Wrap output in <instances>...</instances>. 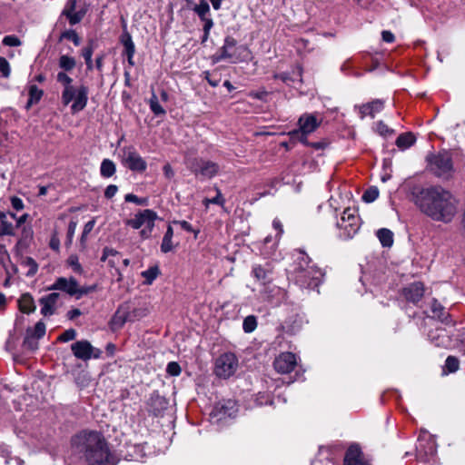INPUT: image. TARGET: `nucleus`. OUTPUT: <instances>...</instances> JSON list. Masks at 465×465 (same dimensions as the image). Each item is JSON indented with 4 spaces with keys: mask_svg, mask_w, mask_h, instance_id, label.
<instances>
[{
    "mask_svg": "<svg viewBox=\"0 0 465 465\" xmlns=\"http://www.w3.org/2000/svg\"><path fill=\"white\" fill-rule=\"evenodd\" d=\"M120 41L124 46L123 54L127 56L129 65L134 66V63L133 59L135 53V46L134 43L132 40L131 35L128 34L127 31L122 34Z\"/></svg>",
    "mask_w": 465,
    "mask_h": 465,
    "instance_id": "obj_27",
    "label": "nucleus"
},
{
    "mask_svg": "<svg viewBox=\"0 0 465 465\" xmlns=\"http://www.w3.org/2000/svg\"><path fill=\"white\" fill-rule=\"evenodd\" d=\"M250 57L248 49L242 45L236 46V42L232 38L227 37L223 46L218 53L213 55L212 59L214 64L223 59H230L232 63H238L247 60Z\"/></svg>",
    "mask_w": 465,
    "mask_h": 465,
    "instance_id": "obj_5",
    "label": "nucleus"
},
{
    "mask_svg": "<svg viewBox=\"0 0 465 465\" xmlns=\"http://www.w3.org/2000/svg\"><path fill=\"white\" fill-rule=\"evenodd\" d=\"M431 312L433 317H436L440 322L449 324L451 322L450 313L437 300L432 301Z\"/></svg>",
    "mask_w": 465,
    "mask_h": 465,
    "instance_id": "obj_29",
    "label": "nucleus"
},
{
    "mask_svg": "<svg viewBox=\"0 0 465 465\" xmlns=\"http://www.w3.org/2000/svg\"><path fill=\"white\" fill-rule=\"evenodd\" d=\"M125 202L127 203H134L137 205H147V199L145 198H139L135 194L128 193L124 197Z\"/></svg>",
    "mask_w": 465,
    "mask_h": 465,
    "instance_id": "obj_52",
    "label": "nucleus"
},
{
    "mask_svg": "<svg viewBox=\"0 0 465 465\" xmlns=\"http://www.w3.org/2000/svg\"><path fill=\"white\" fill-rule=\"evenodd\" d=\"M428 167L437 177L447 179L453 172V164L450 154L440 152L427 156Z\"/></svg>",
    "mask_w": 465,
    "mask_h": 465,
    "instance_id": "obj_6",
    "label": "nucleus"
},
{
    "mask_svg": "<svg viewBox=\"0 0 465 465\" xmlns=\"http://www.w3.org/2000/svg\"><path fill=\"white\" fill-rule=\"evenodd\" d=\"M257 327V319L254 315H249L244 318L242 322V329L244 332L251 333Z\"/></svg>",
    "mask_w": 465,
    "mask_h": 465,
    "instance_id": "obj_43",
    "label": "nucleus"
},
{
    "mask_svg": "<svg viewBox=\"0 0 465 465\" xmlns=\"http://www.w3.org/2000/svg\"><path fill=\"white\" fill-rule=\"evenodd\" d=\"M173 223L179 224L181 226V228L183 229L186 232H194L195 233V237L197 236V234L199 232V231H194L193 226L191 225V223H189L186 221H173Z\"/></svg>",
    "mask_w": 465,
    "mask_h": 465,
    "instance_id": "obj_62",
    "label": "nucleus"
},
{
    "mask_svg": "<svg viewBox=\"0 0 465 465\" xmlns=\"http://www.w3.org/2000/svg\"><path fill=\"white\" fill-rule=\"evenodd\" d=\"M166 371L173 376H178L181 373V367L177 362L171 361L167 365Z\"/></svg>",
    "mask_w": 465,
    "mask_h": 465,
    "instance_id": "obj_59",
    "label": "nucleus"
},
{
    "mask_svg": "<svg viewBox=\"0 0 465 465\" xmlns=\"http://www.w3.org/2000/svg\"><path fill=\"white\" fill-rule=\"evenodd\" d=\"M185 164L195 176L201 175L208 179L214 177L220 171L218 163L198 157L186 158Z\"/></svg>",
    "mask_w": 465,
    "mask_h": 465,
    "instance_id": "obj_9",
    "label": "nucleus"
},
{
    "mask_svg": "<svg viewBox=\"0 0 465 465\" xmlns=\"http://www.w3.org/2000/svg\"><path fill=\"white\" fill-rule=\"evenodd\" d=\"M173 229L171 224L167 226L166 232L163 237V241L161 243V251L163 253H167L173 249Z\"/></svg>",
    "mask_w": 465,
    "mask_h": 465,
    "instance_id": "obj_32",
    "label": "nucleus"
},
{
    "mask_svg": "<svg viewBox=\"0 0 465 465\" xmlns=\"http://www.w3.org/2000/svg\"><path fill=\"white\" fill-rule=\"evenodd\" d=\"M78 282L74 277H59L55 280L50 290H58L70 296L76 297Z\"/></svg>",
    "mask_w": 465,
    "mask_h": 465,
    "instance_id": "obj_18",
    "label": "nucleus"
},
{
    "mask_svg": "<svg viewBox=\"0 0 465 465\" xmlns=\"http://www.w3.org/2000/svg\"><path fill=\"white\" fill-rule=\"evenodd\" d=\"M59 299V294L56 292H52L48 295L42 297L39 300V302L42 306L41 313L44 316H50L54 313L55 304Z\"/></svg>",
    "mask_w": 465,
    "mask_h": 465,
    "instance_id": "obj_25",
    "label": "nucleus"
},
{
    "mask_svg": "<svg viewBox=\"0 0 465 465\" xmlns=\"http://www.w3.org/2000/svg\"><path fill=\"white\" fill-rule=\"evenodd\" d=\"M322 120L318 119L314 114H303L298 120V130L303 134H312L320 126Z\"/></svg>",
    "mask_w": 465,
    "mask_h": 465,
    "instance_id": "obj_21",
    "label": "nucleus"
},
{
    "mask_svg": "<svg viewBox=\"0 0 465 465\" xmlns=\"http://www.w3.org/2000/svg\"><path fill=\"white\" fill-rule=\"evenodd\" d=\"M445 366L450 372H455L459 369V361L453 356H449L446 359Z\"/></svg>",
    "mask_w": 465,
    "mask_h": 465,
    "instance_id": "obj_51",
    "label": "nucleus"
},
{
    "mask_svg": "<svg viewBox=\"0 0 465 465\" xmlns=\"http://www.w3.org/2000/svg\"><path fill=\"white\" fill-rule=\"evenodd\" d=\"M16 215L11 212H0V235L1 236H14L15 234Z\"/></svg>",
    "mask_w": 465,
    "mask_h": 465,
    "instance_id": "obj_19",
    "label": "nucleus"
},
{
    "mask_svg": "<svg viewBox=\"0 0 465 465\" xmlns=\"http://www.w3.org/2000/svg\"><path fill=\"white\" fill-rule=\"evenodd\" d=\"M148 314V311L145 308H135L132 311L129 310V320L130 322L139 321L144 318Z\"/></svg>",
    "mask_w": 465,
    "mask_h": 465,
    "instance_id": "obj_46",
    "label": "nucleus"
},
{
    "mask_svg": "<svg viewBox=\"0 0 465 465\" xmlns=\"http://www.w3.org/2000/svg\"><path fill=\"white\" fill-rule=\"evenodd\" d=\"M377 131L382 136H389L394 133V131L389 128L382 121L377 123Z\"/></svg>",
    "mask_w": 465,
    "mask_h": 465,
    "instance_id": "obj_56",
    "label": "nucleus"
},
{
    "mask_svg": "<svg viewBox=\"0 0 465 465\" xmlns=\"http://www.w3.org/2000/svg\"><path fill=\"white\" fill-rule=\"evenodd\" d=\"M77 227V222L76 221H71L68 224V230H67V242L68 244L72 243L74 232L76 231Z\"/></svg>",
    "mask_w": 465,
    "mask_h": 465,
    "instance_id": "obj_61",
    "label": "nucleus"
},
{
    "mask_svg": "<svg viewBox=\"0 0 465 465\" xmlns=\"http://www.w3.org/2000/svg\"><path fill=\"white\" fill-rule=\"evenodd\" d=\"M74 444L90 465H106L113 460L108 444L100 432L83 431L75 437Z\"/></svg>",
    "mask_w": 465,
    "mask_h": 465,
    "instance_id": "obj_2",
    "label": "nucleus"
},
{
    "mask_svg": "<svg viewBox=\"0 0 465 465\" xmlns=\"http://www.w3.org/2000/svg\"><path fill=\"white\" fill-rule=\"evenodd\" d=\"M344 465H371L364 457L361 447L358 444H351L346 450Z\"/></svg>",
    "mask_w": 465,
    "mask_h": 465,
    "instance_id": "obj_15",
    "label": "nucleus"
},
{
    "mask_svg": "<svg viewBox=\"0 0 465 465\" xmlns=\"http://www.w3.org/2000/svg\"><path fill=\"white\" fill-rule=\"evenodd\" d=\"M157 218V213L154 211L144 209L134 214L132 219H129L126 224L135 230L143 227L140 235L143 239H148L152 234Z\"/></svg>",
    "mask_w": 465,
    "mask_h": 465,
    "instance_id": "obj_8",
    "label": "nucleus"
},
{
    "mask_svg": "<svg viewBox=\"0 0 465 465\" xmlns=\"http://www.w3.org/2000/svg\"><path fill=\"white\" fill-rule=\"evenodd\" d=\"M3 44L7 46H19L21 45V41L15 35H6L3 39Z\"/></svg>",
    "mask_w": 465,
    "mask_h": 465,
    "instance_id": "obj_57",
    "label": "nucleus"
},
{
    "mask_svg": "<svg viewBox=\"0 0 465 465\" xmlns=\"http://www.w3.org/2000/svg\"><path fill=\"white\" fill-rule=\"evenodd\" d=\"M71 351L76 359L84 361H87L91 359H99L102 355V351L94 347L86 340H81L72 343Z\"/></svg>",
    "mask_w": 465,
    "mask_h": 465,
    "instance_id": "obj_12",
    "label": "nucleus"
},
{
    "mask_svg": "<svg viewBox=\"0 0 465 465\" xmlns=\"http://www.w3.org/2000/svg\"><path fill=\"white\" fill-rule=\"evenodd\" d=\"M32 330V335H34L36 339H41L45 336L46 327L45 324L40 321L38 322L34 328H31Z\"/></svg>",
    "mask_w": 465,
    "mask_h": 465,
    "instance_id": "obj_49",
    "label": "nucleus"
},
{
    "mask_svg": "<svg viewBox=\"0 0 465 465\" xmlns=\"http://www.w3.org/2000/svg\"><path fill=\"white\" fill-rule=\"evenodd\" d=\"M116 171L114 163L110 159H104L100 166V173L104 178L112 177Z\"/></svg>",
    "mask_w": 465,
    "mask_h": 465,
    "instance_id": "obj_36",
    "label": "nucleus"
},
{
    "mask_svg": "<svg viewBox=\"0 0 465 465\" xmlns=\"http://www.w3.org/2000/svg\"><path fill=\"white\" fill-rule=\"evenodd\" d=\"M252 274L259 282L264 285L271 282L270 271L266 270L261 265L253 266Z\"/></svg>",
    "mask_w": 465,
    "mask_h": 465,
    "instance_id": "obj_34",
    "label": "nucleus"
},
{
    "mask_svg": "<svg viewBox=\"0 0 465 465\" xmlns=\"http://www.w3.org/2000/svg\"><path fill=\"white\" fill-rule=\"evenodd\" d=\"M324 272L302 251L296 252L294 279L302 288L315 289L322 282Z\"/></svg>",
    "mask_w": 465,
    "mask_h": 465,
    "instance_id": "obj_4",
    "label": "nucleus"
},
{
    "mask_svg": "<svg viewBox=\"0 0 465 465\" xmlns=\"http://www.w3.org/2000/svg\"><path fill=\"white\" fill-rule=\"evenodd\" d=\"M10 262L8 252L5 245L0 244V263L5 268L6 263Z\"/></svg>",
    "mask_w": 465,
    "mask_h": 465,
    "instance_id": "obj_60",
    "label": "nucleus"
},
{
    "mask_svg": "<svg viewBox=\"0 0 465 465\" xmlns=\"http://www.w3.org/2000/svg\"><path fill=\"white\" fill-rule=\"evenodd\" d=\"M49 246L52 250H54L55 252H59V250H60V239L58 237V233L56 231H54L52 233V236H51V239L49 242Z\"/></svg>",
    "mask_w": 465,
    "mask_h": 465,
    "instance_id": "obj_58",
    "label": "nucleus"
},
{
    "mask_svg": "<svg viewBox=\"0 0 465 465\" xmlns=\"http://www.w3.org/2000/svg\"><path fill=\"white\" fill-rule=\"evenodd\" d=\"M75 337H76V331L74 329H68L58 337V341H62V342H67V341L74 340Z\"/></svg>",
    "mask_w": 465,
    "mask_h": 465,
    "instance_id": "obj_50",
    "label": "nucleus"
},
{
    "mask_svg": "<svg viewBox=\"0 0 465 465\" xmlns=\"http://www.w3.org/2000/svg\"><path fill=\"white\" fill-rule=\"evenodd\" d=\"M193 11L204 22L203 29H211L213 25L210 15V6L205 0H201L198 5H195Z\"/></svg>",
    "mask_w": 465,
    "mask_h": 465,
    "instance_id": "obj_26",
    "label": "nucleus"
},
{
    "mask_svg": "<svg viewBox=\"0 0 465 465\" xmlns=\"http://www.w3.org/2000/svg\"><path fill=\"white\" fill-rule=\"evenodd\" d=\"M302 69L301 66H297L292 70V75L289 73H281L274 74L275 79H280L283 83L287 84H294V83H302Z\"/></svg>",
    "mask_w": 465,
    "mask_h": 465,
    "instance_id": "obj_28",
    "label": "nucleus"
},
{
    "mask_svg": "<svg viewBox=\"0 0 465 465\" xmlns=\"http://www.w3.org/2000/svg\"><path fill=\"white\" fill-rule=\"evenodd\" d=\"M150 109L155 115H163L165 114V110L160 104L156 94L153 93L149 101Z\"/></svg>",
    "mask_w": 465,
    "mask_h": 465,
    "instance_id": "obj_42",
    "label": "nucleus"
},
{
    "mask_svg": "<svg viewBox=\"0 0 465 465\" xmlns=\"http://www.w3.org/2000/svg\"><path fill=\"white\" fill-rule=\"evenodd\" d=\"M428 338L431 343L438 347L451 348L452 341L446 329L435 327L428 332Z\"/></svg>",
    "mask_w": 465,
    "mask_h": 465,
    "instance_id": "obj_17",
    "label": "nucleus"
},
{
    "mask_svg": "<svg viewBox=\"0 0 465 465\" xmlns=\"http://www.w3.org/2000/svg\"><path fill=\"white\" fill-rule=\"evenodd\" d=\"M309 134H303L302 131L298 129L292 130L289 133V135L292 140H298L300 143L307 146L311 145V143L308 141L307 138Z\"/></svg>",
    "mask_w": 465,
    "mask_h": 465,
    "instance_id": "obj_44",
    "label": "nucleus"
},
{
    "mask_svg": "<svg viewBox=\"0 0 465 465\" xmlns=\"http://www.w3.org/2000/svg\"><path fill=\"white\" fill-rule=\"evenodd\" d=\"M43 90L38 88L35 84H32L29 86V100L27 103V106L32 105L33 104H36L40 101L43 96Z\"/></svg>",
    "mask_w": 465,
    "mask_h": 465,
    "instance_id": "obj_40",
    "label": "nucleus"
},
{
    "mask_svg": "<svg viewBox=\"0 0 465 465\" xmlns=\"http://www.w3.org/2000/svg\"><path fill=\"white\" fill-rule=\"evenodd\" d=\"M409 196L417 209L434 222L450 223L458 212V201L440 185H414Z\"/></svg>",
    "mask_w": 465,
    "mask_h": 465,
    "instance_id": "obj_1",
    "label": "nucleus"
},
{
    "mask_svg": "<svg viewBox=\"0 0 465 465\" xmlns=\"http://www.w3.org/2000/svg\"><path fill=\"white\" fill-rule=\"evenodd\" d=\"M359 109V114L361 119L366 116L374 118L375 114L380 113L384 108V101L381 99H375L370 103L364 104L360 106H355Z\"/></svg>",
    "mask_w": 465,
    "mask_h": 465,
    "instance_id": "obj_22",
    "label": "nucleus"
},
{
    "mask_svg": "<svg viewBox=\"0 0 465 465\" xmlns=\"http://www.w3.org/2000/svg\"><path fill=\"white\" fill-rule=\"evenodd\" d=\"M18 306L24 313H31L35 310L34 299L29 293H25L20 297Z\"/></svg>",
    "mask_w": 465,
    "mask_h": 465,
    "instance_id": "obj_30",
    "label": "nucleus"
},
{
    "mask_svg": "<svg viewBox=\"0 0 465 465\" xmlns=\"http://www.w3.org/2000/svg\"><path fill=\"white\" fill-rule=\"evenodd\" d=\"M216 192H217V194L215 197H213L212 199L205 198L203 200V204L206 208H208L211 203L218 204V205H222V206L224 204L225 201H224V198L223 197L221 191L218 188H216Z\"/></svg>",
    "mask_w": 465,
    "mask_h": 465,
    "instance_id": "obj_47",
    "label": "nucleus"
},
{
    "mask_svg": "<svg viewBox=\"0 0 465 465\" xmlns=\"http://www.w3.org/2000/svg\"><path fill=\"white\" fill-rule=\"evenodd\" d=\"M58 65L63 70L62 72H71L76 65V60L73 56L63 54L58 59Z\"/></svg>",
    "mask_w": 465,
    "mask_h": 465,
    "instance_id": "obj_35",
    "label": "nucleus"
},
{
    "mask_svg": "<svg viewBox=\"0 0 465 465\" xmlns=\"http://www.w3.org/2000/svg\"><path fill=\"white\" fill-rule=\"evenodd\" d=\"M296 363L295 354L283 352L274 360L273 366L280 373H289L294 369Z\"/></svg>",
    "mask_w": 465,
    "mask_h": 465,
    "instance_id": "obj_16",
    "label": "nucleus"
},
{
    "mask_svg": "<svg viewBox=\"0 0 465 465\" xmlns=\"http://www.w3.org/2000/svg\"><path fill=\"white\" fill-rule=\"evenodd\" d=\"M96 290V285H90V286H80L78 284L77 286V293H76V299L82 298L84 295H87L90 292H93Z\"/></svg>",
    "mask_w": 465,
    "mask_h": 465,
    "instance_id": "obj_53",
    "label": "nucleus"
},
{
    "mask_svg": "<svg viewBox=\"0 0 465 465\" xmlns=\"http://www.w3.org/2000/svg\"><path fill=\"white\" fill-rule=\"evenodd\" d=\"M236 402L232 400L220 401L213 409V414L222 420L226 417H234L237 412Z\"/></svg>",
    "mask_w": 465,
    "mask_h": 465,
    "instance_id": "obj_20",
    "label": "nucleus"
},
{
    "mask_svg": "<svg viewBox=\"0 0 465 465\" xmlns=\"http://www.w3.org/2000/svg\"><path fill=\"white\" fill-rule=\"evenodd\" d=\"M88 5L83 0H68L62 15L69 20L71 25L78 24L85 15Z\"/></svg>",
    "mask_w": 465,
    "mask_h": 465,
    "instance_id": "obj_11",
    "label": "nucleus"
},
{
    "mask_svg": "<svg viewBox=\"0 0 465 465\" xmlns=\"http://www.w3.org/2000/svg\"><path fill=\"white\" fill-rule=\"evenodd\" d=\"M32 330L31 328H28L26 330V334L23 341V347L31 351H35L38 349V340L34 335H32Z\"/></svg>",
    "mask_w": 465,
    "mask_h": 465,
    "instance_id": "obj_37",
    "label": "nucleus"
},
{
    "mask_svg": "<svg viewBox=\"0 0 465 465\" xmlns=\"http://www.w3.org/2000/svg\"><path fill=\"white\" fill-rule=\"evenodd\" d=\"M239 366L238 358L232 352L220 355L214 363V373L223 379L230 378L235 373Z\"/></svg>",
    "mask_w": 465,
    "mask_h": 465,
    "instance_id": "obj_10",
    "label": "nucleus"
},
{
    "mask_svg": "<svg viewBox=\"0 0 465 465\" xmlns=\"http://www.w3.org/2000/svg\"><path fill=\"white\" fill-rule=\"evenodd\" d=\"M94 224H95V220L93 219L89 222H87L84 227V230H83V232H82V235H81V243L84 244L85 240H86V237L87 235L92 232V230L94 229Z\"/></svg>",
    "mask_w": 465,
    "mask_h": 465,
    "instance_id": "obj_54",
    "label": "nucleus"
},
{
    "mask_svg": "<svg viewBox=\"0 0 465 465\" xmlns=\"http://www.w3.org/2000/svg\"><path fill=\"white\" fill-rule=\"evenodd\" d=\"M416 450L417 457L420 460L424 462L430 461L437 452V445L435 440L430 436L428 438L420 436L418 439Z\"/></svg>",
    "mask_w": 465,
    "mask_h": 465,
    "instance_id": "obj_14",
    "label": "nucleus"
},
{
    "mask_svg": "<svg viewBox=\"0 0 465 465\" xmlns=\"http://www.w3.org/2000/svg\"><path fill=\"white\" fill-rule=\"evenodd\" d=\"M118 192V187L114 184H110L106 187L104 191V196L107 199L113 198L116 193Z\"/></svg>",
    "mask_w": 465,
    "mask_h": 465,
    "instance_id": "obj_63",
    "label": "nucleus"
},
{
    "mask_svg": "<svg viewBox=\"0 0 465 465\" xmlns=\"http://www.w3.org/2000/svg\"><path fill=\"white\" fill-rule=\"evenodd\" d=\"M123 163L131 171L134 172H144L147 168L146 162L143 157L136 152L133 146H125L122 149Z\"/></svg>",
    "mask_w": 465,
    "mask_h": 465,
    "instance_id": "obj_13",
    "label": "nucleus"
},
{
    "mask_svg": "<svg viewBox=\"0 0 465 465\" xmlns=\"http://www.w3.org/2000/svg\"><path fill=\"white\" fill-rule=\"evenodd\" d=\"M379 196V190L375 186H371L368 188L362 194V200L365 203H372L374 202Z\"/></svg>",
    "mask_w": 465,
    "mask_h": 465,
    "instance_id": "obj_45",
    "label": "nucleus"
},
{
    "mask_svg": "<svg viewBox=\"0 0 465 465\" xmlns=\"http://www.w3.org/2000/svg\"><path fill=\"white\" fill-rule=\"evenodd\" d=\"M160 273L158 266H153L146 271L142 272V276L145 279L146 284H152V282L157 278Z\"/></svg>",
    "mask_w": 465,
    "mask_h": 465,
    "instance_id": "obj_41",
    "label": "nucleus"
},
{
    "mask_svg": "<svg viewBox=\"0 0 465 465\" xmlns=\"http://www.w3.org/2000/svg\"><path fill=\"white\" fill-rule=\"evenodd\" d=\"M416 142V137L414 134L411 132L401 134L398 136L396 139V145L401 150H406L410 148L411 145H413Z\"/></svg>",
    "mask_w": 465,
    "mask_h": 465,
    "instance_id": "obj_31",
    "label": "nucleus"
},
{
    "mask_svg": "<svg viewBox=\"0 0 465 465\" xmlns=\"http://www.w3.org/2000/svg\"><path fill=\"white\" fill-rule=\"evenodd\" d=\"M272 227L277 231V242L281 238L282 234L283 233V227L281 223V221L277 218H275L272 221Z\"/></svg>",
    "mask_w": 465,
    "mask_h": 465,
    "instance_id": "obj_64",
    "label": "nucleus"
},
{
    "mask_svg": "<svg viewBox=\"0 0 465 465\" xmlns=\"http://www.w3.org/2000/svg\"><path fill=\"white\" fill-rule=\"evenodd\" d=\"M66 265L76 274L83 275L84 273V270L79 262V259L76 254L69 255L66 260Z\"/></svg>",
    "mask_w": 465,
    "mask_h": 465,
    "instance_id": "obj_38",
    "label": "nucleus"
},
{
    "mask_svg": "<svg viewBox=\"0 0 465 465\" xmlns=\"http://www.w3.org/2000/svg\"><path fill=\"white\" fill-rule=\"evenodd\" d=\"M64 39L72 41L76 46L79 45L81 43V39L75 31H63V33L60 35V40Z\"/></svg>",
    "mask_w": 465,
    "mask_h": 465,
    "instance_id": "obj_48",
    "label": "nucleus"
},
{
    "mask_svg": "<svg viewBox=\"0 0 465 465\" xmlns=\"http://www.w3.org/2000/svg\"><path fill=\"white\" fill-rule=\"evenodd\" d=\"M376 235L383 247H391L393 244V233L391 230L382 228L377 231Z\"/></svg>",
    "mask_w": 465,
    "mask_h": 465,
    "instance_id": "obj_33",
    "label": "nucleus"
},
{
    "mask_svg": "<svg viewBox=\"0 0 465 465\" xmlns=\"http://www.w3.org/2000/svg\"><path fill=\"white\" fill-rule=\"evenodd\" d=\"M129 320V306L120 305L111 319L110 325L113 330L121 329Z\"/></svg>",
    "mask_w": 465,
    "mask_h": 465,
    "instance_id": "obj_24",
    "label": "nucleus"
},
{
    "mask_svg": "<svg viewBox=\"0 0 465 465\" xmlns=\"http://www.w3.org/2000/svg\"><path fill=\"white\" fill-rule=\"evenodd\" d=\"M0 73L5 78L9 77L11 73L10 64L5 57H0Z\"/></svg>",
    "mask_w": 465,
    "mask_h": 465,
    "instance_id": "obj_55",
    "label": "nucleus"
},
{
    "mask_svg": "<svg viewBox=\"0 0 465 465\" xmlns=\"http://www.w3.org/2000/svg\"><path fill=\"white\" fill-rule=\"evenodd\" d=\"M94 54L93 43H90L87 46L82 49V56L84 57L87 70L91 71L94 68L92 56Z\"/></svg>",
    "mask_w": 465,
    "mask_h": 465,
    "instance_id": "obj_39",
    "label": "nucleus"
},
{
    "mask_svg": "<svg viewBox=\"0 0 465 465\" xmlns=\"http://www.w3.org/2000/svg\"><path fill=\"white\" fill-rule=\"evenodd\" d=\"M56 81L62 86V104L70 106L72 114L83 111L88 103L89 88L84 84H74V79L64 72L57 73Z\"/></svg>",
    "mask_w": 465,
    "mask_h": 465,
    "instance_id": "obj_3",
    "label": "nucleus"
},
{
    "mask_svg": "<svg viewBox=\"0 0 465 465\" xmlns=\"http://www.w3.org/2000/svg\"><path fill=\"white\" fill-rule=\"evenodd\" d=\"M339 236L344 240L351 239L361 228V218L354 209L347 208L341 217L337 221Z\"/></svg>",
    "mask_w": 465,
    "mask_h": 465,
    "instance_id": "obj_7",
    "label": "nucleus"
},
{
    "mask_svg": "<svg viewBox=\"0 0 465 465\" xmlns=\"http://www.w3.org/2000/svg\"><path fill=\"white\" fill-rule=\"evenodd\" d=\"M403 295L407 301L416 303L424 295V286L420 282H416L403 289Z\"/></svg>",
    "mask_w": 465,
    "mask_h": 465,
    "instance_id": "obj_23",
    "label": "nucleus"
}]
</instances>
